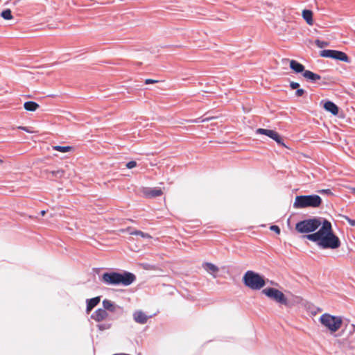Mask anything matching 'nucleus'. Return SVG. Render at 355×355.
Wrapping results in <instances>:
<instances>
[{
  "label": "nucleus",
  "mask_w": 355,
  "mask_h": 355,
  "mask_svg": "<svg viewBox=\"0 0 355 355\" xmlns=\"http://www.w3.org/2000/svg\"><path fill=\"white\" fill-rule=\"evenodd\" d=\"M290 87L293 89H298L300 87V84L296 82H291L290 83Z\"/></svg>",
  "instance_id": "c85d7f7f"
},
{
  "label": "nucleus",
  "mask_w": 355,
  "mask_h": 355,
  "mask_svg": "<svg viewBox=\"0 0 355 355\" xmlns=\"http://www.w3.org/2000/svg\"><path fill=\"white\" fill-rule=\"evenodd\" d=\"M346 219L351 225L355 226V220L350 219L348 217H346Z\"/></svg>",
  "instance_id": "72a5a7b5"
},
{
  "label": "nucleus",
  "mask_w": 355,
  "mask_h": 355,
  "mask_svg": "<svg viewBox=\"0 0 355 355\" xmlns=\"http://www.w3.org/2000/svg\"><path fill=\"white\" fill-rule=\"evenodd\" d=\"M130 235H136V236H140L143 238H150V236L147 234V233H144L140 230H134V231H131L130 232Z\"/></svg>",
  "instance_id": "5701e85b"
},
{
  "label": "nucleus",
  "mask_w": 355,
  "mask_h": 355,
  "mask_svg": "<svg viewBox=\"0 0 355 355\" xmlns=\"http://www.w3.org/2000/svg\"><path fill=\"white\" fill-rule=\"evenodd\" d=\"M273 140H275L279 146L286 147L282 137L277 132L276 134V137L273 138Z\"/></svg>",
  "instance_id": "b1692460"
},
{
  "label": "nucleus",
  "mask_w": 355,
  "mask_h": 355,
  "mask_svg": "<svg viewBox=\"0 0 355 355\" xmlns=\"http://www.w3.org/2000/svg\"><path fill=\"white\" fill-rule=\"evenodd\" d=\"M1 16L4 19H6V20H9V19H12V12H11V10L10 9H6V10H3L1 12Z\"/></svg>",
  "instance_id": "412c9836"
},
{
  "label": "nucleus",
  "mask_w": 355,
  "mask_h": 355,
  "mask_svg": "<svg viewBox=\"0 0 355 355\" xmlns=\"http://www.w3.org/2000/svg\"><path fill=\"white\" fill-rule=\"evenodd\" d=\"M324 108L334 115L338 114V107L332 101H327L324 103Z\"/></svg>",
  "instance_id": "9b49d317"
},
{
  "label": "nucleus",
  "mask_w": 355,
  "mask_h": 355,
  "mask_svg": "<svg viewBox=\"0 0 355 355\" xmlns=\"http://www.w3.org/2000/svg\"><path fill=\"white\" fill-rule=\"evenodd\" d=\"M145 194L148 197L155 198L160 196L162 194V191L160 189L157 188L147 189L146 191H145Z\"/></svg>",
  "instance_id": "2eb2a0df"
},
{
  "label": "nucleus",
  "mask_w": 355,
  "mask_h": 355,
  "mask_svg": "<svg viewBox=\"0 0 355 355\" xmlns=\"http://www.w3.org/2000/svg\"><path fill=\"white\" fill-rule=\"evenodd\" d=\"M302 76L307 80H311L312 83H315L316 81L321 79L320 75L315 73L309 70L304 71L302 73Z\"/></svg>",
  "instance_id": "f8f14e48"
},
{
  "label": "nucleus",
  "mask_w": 355,
  "mask_h": 355,
  "mask_svg": "<svg viewBox=\"0 0 355 355\" xmlns=\"http://www.w3.org/2000/svg\"><path fill=\"white\" fill-rule=\"evenodd\" d=\"M24 107L27 111L34 112L39 107V105L34 101H27L24 104Z\"/></svg>",
  "instance_id": "6ab92c4d"
},
{
  "label": "nucleus",
  "mask_w": 355,
  "mask_h": 355,
  "mask_svg": "<svg viewBox=\"0 0 355 355\" xmlns=\"http://www.w3.org/2000/svg\"><path fill=\"white\" fill-rule=\"evenodd\" d=\"M157 82V80H153V79H146L145 80V84H146V85L150 84V83H155Z\"/></svg>",
  "instance_id": "473e14b6"
},
{
  "label": "nucleus",
  "mask_w": 355,
  "mask_h": 355,
  "mask_svg": "<svg viewBox=\"0 0 355 355\" xmlns=\"http://www.w3.org/2000/svg\"><path fill=\"white\" fill-rule=\"evenodd\" d=\"M101 301V297L87 300V312L91 311Z\"/></svg>",
  "instance_id": "4468645a"
},
{
  "label": "nucleus",
  "mask_w": 355,
  "mask_h": 355,
  "mask_svg": "<svg viewBox=\"0 0 355 355\" xmlns=\"http://www.w3.org/2000/svg\"><path fill=\"white\" fill-rule=\"evenodd\" d=\"M194 121V122H196V123H198V122H199V121H200V119H196V120H195V121Z\"/></svg>",
  "instance_id": "c9c22d12"
},
{
  "label": "nucleus",
  "mask_w": 355,
  "mask_h": 355,
  "mask_svg": "<svg viewBox=\"0 0 355 355\" xmlns=\"http://www.w3.org/2000/svg\"><path fill=\"white\" fill-rule=\"evenodd\" d=\"M243 284L252 290H259L266 285L263 276L252 270H248L243 277Z\"/></svg>",
  "instance_id": "20e7f679"
},
{
  "label": "nucleus",
  "mask_w": 355,
  "mask_h": 355,
  "mask_svg": "<svg viewBox=\"0 0 355 355\" xmlns=\"http://www.w3.org/2000/svg\"><path fill=\"white\" fill-rule=\"evenodd\" d=\"M315 43L317 45V46L319 47V48H323V47L327 46L329 45V43L327 42L322 41V40H316L315 41Z\"/></svg>",
  "instance_id": "a878e982"
},
{
  "label": "nucleus",
  "mask_w": 355,
  "mask_h": 355,
  "mask_svg": "<svg viewBox=\"0 0 355 355\" xmlns=\"http://www.w3.org/2000/svg\"><path fill=\"white\" fill-rule=\"evenodd\" d=\"M270 229L278 234L280 233V228L277 225H272Z\"/></svg>",
  "instance_id": "c756f323"
},
{
  "label": "nucleus",
  "mask_w": 355,
  "mask_h": 355,
  "mask_svg": "<svg viewBox=\"0 0 355 355\" xmlns=\"http://www.w3.org/2000/svg\"><path fill=\"white\" fill-rule=\"evenodd\" d=\"M46 211L44 210L41 211V215L44 216Z\"/></svg>",
  "instance_id": "f704fd0d"
},
{
  "label": "nucleus",
  "mask_w": 355,
  "mask_h": 355,
  "mask_svg": "<svg viewBox=\"0 0 355 355\" xmlns=\"http://www.w3.org/2000/svg\"><path fill=\"white\" fill-rule=\"evenodd\" d=\"M290 68L297 73H303L304 71H306L304 69V66L295 60H291L290 61Z\"/></svg>",
  "instance_id": "9d476101"
},
{
  "label": "nucleus",
  "mask_w": 355,
  "mask_h": 355,
  "mask_svg": "<svg viewBox=\"0 0 355 355\" xmlns=\"http://www.w3.org/2000/svg\"><path fill=\"white\" fill-rule=\"evenodd\" d=\"M332 59L349 63L351 62L349 56L344 52L337 50H333Z\"/></svg>",
  "instance_id": "1a4fd4ad"
},
{
  "label": "nucleus",
  "mask_w": 355,
  "mask_h": 355,
  "mask_svg": "<svg viewBox=\"0 0 355 355\" xmlns=\"http://www.w3.org/2000/svg\"><path fill=\"white\" fill-rule=\"evenodd\" d=\"M3 163V160L0 159V164Z\"/></svg>",
  "instance_id": "4c0bfd02"
},
{
  "label": "nucleus",
  "mask_w": 355,
  "mask_h": 355,
  "mask_svg": "<svg viewBox=\"0 0 355 355\" xmlns=\"http://www.w3.org/2000/svg\"><path fill=\"white\" fill-rule=\"evenodd\" d=\"M305 93V91L304 89H297V91L295 92V95L297 97H300V96H302L304 95V94Z\"/></svg>",
  "instance_id": "cd10ccee"
},
{
  "label": "nucleus",
  "mask_w": 355,
  "mask_h": 355,
  "mask_svg": "<svg viewBox=\"0 0 355 355\" xmlns=\"http://www.w3.org/2000/svg\"><path fill=\"white\" fill-rule=\"evenodd\" d=\"M100 279L107 286L123 285L128 286L135 282L136 276L128 271H123L122 273L112 271L104 272Z\"/></svg>",
  "instance_id": "f03ea898"
},
{
  "label": "nucleus",
  "mask_w": 355,
  "mask_h": 355,
  "mask_svg": "<svg viewBox=\"0 0 355 355\" xmlns=\"http://www.w3.org/2000/svg\"><path fill=\"white\" fill-rule=\"evenodd\" d=\"M321 225L316 232L304 235L308 240L316 243L322 249L335 250L340 246L339 238L334 233L331 223L325 218L313 217L296 223L295 230L300 233L313 232Z\"/></svg>",
  "instance_id": "f257e3e1"
},
{
  "label": "nucleus",
  "mask_w": 355,
  "mask_h": 355,
  "mask_svg": "<svg viewBox=\"0 0 355 355\" xmlns=\"http://www.w3.org/2000/svg\"><path fill=\"white\" fill-rule=\"evenodd\" d=\"M262 293L279 304L289 305V302L285 295L277 288H267L262 290Z\"/></svg>",
  "instance_id": "423d86ee"
},
{
  "label": "nucleus",
  "mask_w": 355,
  "mask_h": 355,
  "mask_svg": "<svg viewBox=\"0 0 355 355\" xmlns=\"http://www.w3.org/2000/svg\"><path fill=\"white\" fill-rule=\"evenodd\" d=\"M319 321L321 324L326 327L330 332L337 331L342 326L343 320L340 316L332 315L329 313L322 314Z\"/></svg>",
  "instance_id": "39448f33"
},
{
  "label": "nucleus",
  "mask_w": 355,
  "mask_h": 355,
  "mask_svg": "<svg viewBox=\"0 0 355 355\" xmlns=\"http://www.w3.org/2000/svg\"><path fill=\"white\" fill-rule=\"evenodd\" d=\"M149 318H150V316L146 315L142 311H140V310L136 311L133 313L134 320L137 323H139L141 324H146Z\"/></svg>",
  "instance_id": "0eeeda50"
},
{
  "label": "nucleus",
  "mask_w": 355,
  "mask_h": 355,
  "mask_svg": "<svg viewBox=\"0 0 355 355\" xmlns=\"http://www.w3.org/2000/svg\"><path fill=\"white\" fill-rule=\"evenodd\" d=\"M203 268L208 272L209 273L214 275L216 272H218L219 269L214 264L209 262H206L203 263Z\"/></svg>",
  "instance_id": "dca6fc26"
},
{
  "label": "nucleus",
  "mask_w": 355,
  "mask_h": 355,
  "mask_svg": "<svg viewBox=\"0 0 355 355\" xmlns=\"http://www.w3.org/2000/svg\"><path fill=\"white\" fill-rule=\"evenodd\" d=\"M22 129L28 132V130L26 129V128H22Z\"/></svg>",
  "instance_id": "e433bc0d"
},
{
  "label": "nucleus",
  "mask_w": 355,
  "mask_h": 355,
  "mask_svg": "<svg viewBox=\"0 0 355 355\" xmlns=\"http://www.w3.org/2000/svg\"><path fill=\"white\" fill-rule=\"evenodd\" d=\"M103 306L105 311H109L111 312H115L116 311V309L119 308V306L115 304L111 300L107 299H105L103 301Z\"/></svg>",
  "instance_id": "ddd939ff"
},
{
  "label": "nucleus",
  "mask_w": 355,
  "mask_h": 355,
  "mask_svg": "<svg viewBox=\"0 0 355 355\" xmlns=\"http://www.w3.org/2000/svg\"><path fill=\"white\" fill-rule=\"evenodd\" d=\"M333 50L331 49H324L320 51V55L322 58H331L333 55Z\"/></svg>",
  "instance_id": "4be33fe9"
},
{
  "label": "nucleus",
  "mask_w": 355,
  "mask_h": 355,
  "mask_svg": "<svg viewBox=\"0 0 355 355\" xmlns=\"http://www.w3.org/2000/svg\"><path fill=\"white\" fill-rule=\"evenodd\" d=\"M108 313L104 309H98L91 315V318L97 322H101L107 318Z\"/></svg>",
  "instance_id": "6e6552de"
},
{
  "label": "nucleus",
  "mask_w": 355,
  "mask_h": 355,
  "mask_svg": "<svg viewBox=\"0 0 355 355\" xmlns=\"http://www.w3.org/2000/svg\"><path fill=\"white\" fill-rule=\"evenodd\" d=\"M63 173L64 172L62 171H52V174L56 177H61L62 176Z\"/></svg>",
  "instance_id": "2f4dec72"
},
{
  "label": "nucleus",
  "mask_w": 355,
  "mask_h": 355,
  "mask_svg": "<svg viewBox=\"0 0 355 355\" xmlns=\"http://www.w3.org/2000/svg\"><path fill=\"white\" fill-rule=\"evenodd\" d=\"M97 327L100 331H104L109 329L111 327V324L110 323H103L97 324Z\"/></svg>",
  "instance_id": "393cba45"
},
{
  "label": "nucleus",
  "mask_w": 355,
  "mask_h": 355,
  "mask_svg": "<svg viewBox=\"0 0 355 355\" xmlns=\"http://www.w3.org/2000/svg\"><path fill=\"white\" fill-rule=\"evenodd\" d=\"M322 198L318 195H304L295 197L293 207L302 209L306 207L317 208L320 206Z\"/></svg>",
  "instance_id": "7ed1b4c3"
},
{
  "label": "nucleus",
  "mask_w": 355,
  "mask_h": 355,
  "mask_svg": "<svg viewBox=\"0 0 355 355\" xmlns=\"http://www.w3.org/2000/svg\"><path fill=\"white\" fill-rule=\"evenodd\" d=\"M320 193L322 194H327V195H332L333 193L331 192V191L329 189H322L319 191Z\"/></svg>",
  "instance_id": "7c9ffc66"
},
{
  "label": "nucleus",
  "mask_w": 355,
  "mask_h": 355,
  "mask_svg": "<svg viewBox=\"0 0 355 355\" xmlns=\"http://www.w3.org/2000/svg\"><path fill=\"white\" fill-rule=\"evenodd\" d=\"M257 133L266 135L273 139V138L276 137L277 132L272 130L259 128L257 130Z\"/></svg>",
  "instance_id": "f3484780"
},
{
  "label": "nucleus",
  "mask_w": 355,
  "mask_h": 355,
  "mask_svg": "<svg viewBox=\"0 0 355 355\" xmlns=\"http://www.w3.org/2000/svg\"><path fill=\"white\" fill-rule=\"evenodd\" d=\"M53 149L61 153H67L72 149L71 146H53Z\"/></svg>",
  "instance_id": "aec40b11"
},
{
  "label": "nucleus",
  "mask_w": 355,
  "mask_h": 355,
  "mask_svg": "<svg viewBox=\"0 0 355 355\" xmlns=\"http://www.w3.org/2000/svg\"><path fill=\"white\" fill-rule=\"evenodd\" d=\"M136 166H137V162L135 161H130L126 164V167L130 169L133 168Z\"/></svg>",
  "instance_id": "bb28decb"
},
{
  "label": "nucleus",
  "mask_w": 355,
  "mask_h": 355,
  "mask_svg": "<svg viewBox=\"0 0 355 355\" xmlns=\"http://www.w3.org/2000/svg\"><path fill=\"white\" fill-rule=\"evenodd\" d=\"M302 17L309 25L313 24V12L311 10H304L302 12Z\"/></svg>",
  "instance_id": "a211bd4d"
}]
</instances>
